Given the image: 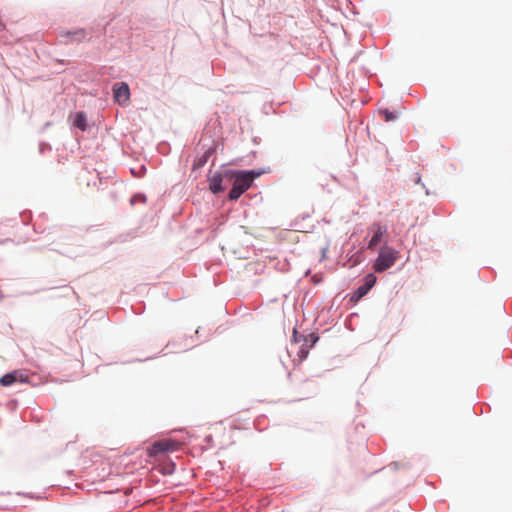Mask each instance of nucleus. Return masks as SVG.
Instances as JSON below:
<instances>
[{"label":"nucleus","instance_id":"nucleus-12","mask_svg":"<svg viewBox=\"0 0 512 512\" xmlns=\"http://www.w3.org/2000/svg\"><path fill=\"white\" fill-rule=\"evenodd\" d=\"M308 354V349L307 348H304L303 346L300 347V350L298 352V356L299 358L302 360L304 359Z\"/></svg>","mask_w":512,"mask_h":512},{"label":"nucleus","instance_id":"nucleus-15","mask_svg":"<svg viewBox=\"0 0 512 512\" xmlns=\"http://www.w3.org/2000/svg\"><path fill=\"white\" fill-rule=\"evenodd\" d=\"M304 342L305 344L308 342V339L306 337L304 338Z\"/></svg>","mask_w":512,"mask_h":512},{"label":"nucleus","instance_id":"nucleus-2","mask_svg":"<svg viewBox=\"0 0 512 512\" xmlns=\"http://www.w3.org/2000/svg\"><path fill=\"white\" fill-rule=\"evenodd\" d=\"M235 176L233 169H224L221 172H215L208 178L209 189L217 194L225 190L231 177Z\"/></svg>","mask_w":512,"mask_h":512},{"label":"nucleus","instance_id":"nucleus-9","mask_svg":"<svg viewBox=\"0 0 512 512\" xmlns=\"http://www.w3.org/2000/svg\"><path fill=\"white\" fill-rule=\"evenodd\" d=\"M375 282L376 278L372 274L368 275L365 284L361 285L356 291L357 298H361L366 295L367 292L374 286Z\"/></svg>","mask_w":512,"mask_h":512},{"label":"nucleus","instance_id":"nucleus-8","mask_svg":"<svg viewBox=\"0 0 512 512\" xmlns=\"http://www.w3.org/2000/svg\"><path fill=\"white\" fill-rule=\"evenodd\" d=\"M374 235L368 243L369 249H374L381 241L384 234L387 232V228L381 224H374Z\"/></svg>","mask_w":512,"mask_h":512},{"label":"nucleus","instance_id":"nucleus-5","mask_svg":"<svg viewBox=\"0 0 512 512\" xmlns=\"http://www.w3.org/2000/svg\"><path fill=\"white\" fill-rule=\"evenodd\" d=\"M113 93H114V99L119 104L126 103L130 98V89L128 84L122 82V83H116L113 86Z\"/></svg>","mask_w":512,"mask_h":512},{"label":"nucleus","instance_id":"nucleus-10","mask_svg":"<svg viewBox=\"0 0 512 512\" xmlns=\"http://www.w3.org/2000/svg\"><path fill=\"white\" fill-rule=\"evenodd\" d=\"M381 114L383 115L384 120H385L386 122H390V121H394V120H396V115H395L393 112H391V111H389V110H387V109H386V110L381 111Z\"/></svg>","mask_w":512,"mask_h":512},{"label":"nucleus","instance_id":"nucleus-1","mask_svg":"<svg viewBox=\"0 0 512 512\" xmlns=\"http://www.w3.org/2000/svg\"><path fill=\"white\" fill-rule=\"evenodd\" d=\"M235 176L231 177L229 184H232V189L228 194L230 200H237L244 192H246L252 185L255 177L259 174L254 171H237L234 170Z\"/></svg>","mask_w":512,"mask_h":512},{"label":"nucleus","instance_id":"nucleus-13","mask_svg":"<svg viewBox=\"0 0 512 512\" xmlns=\"http://www.w3.org/2000/svg\"><path fill=\"white\" fill-rule=\"evenodd\" d=\"M308 337L311 340V346L318 340V337L314 336V334H310Z\"/></svg>","mask_w":512,"mask_h":512},{"label":"nucleus","instance_id":"nucleus-11","mask_svg":"<svg viewBox=\"0 0 512 512\" xmlns=\"http://www.w3.org/2000/svg\"><path fill=\"white\" fill-rule=\"evenodd\" d=\"M211 151H207L199 160H198V166H203L206 162L208 157L210 156Z\"/></svg>","mask_w":512,"mask_h":512},{"label":"nucleus","instance_id":"nucleus-14","mask_svg":"<svg viewBox=\"0 0 512 512\" xmlns=\"http://www.w3.org/2000/svg\"><path fill=\"white\" fill-rule=\"evenodd\" d=\"M293 337H294L295 341L297 342L298 339H297V330L296 329H294V331H293Z\"/></svg>","mask_w":512,"mask_h":512},{"label":"nucleus","instance_id":"nucleus-6","mask_svg":"<svg viewBox=\"0 0 512 512\" xmlns=\"http://www.w3.org/2000/svg\"><path fill=\"white\" fill-rule=\"evenodd\" d=\"M72 127L86 131L89 127L87 114L83 111L71 113L69 116Z\"/></svg>","mask_w":512,"mask_h":512},{"label":"nucleus","instance_id":"nucleus-3","mask_svg":"<svg viewBox=\"0 0 512 512\" xmlns=\"http://www.w3.org/2000/svg\"><path fill=\"white\" fill-rule=\"evenodd\" d=\"M397 256H398V253L397 251H395L394 249H391V248H383L375 263H374V270L376 272H383L387 269H389L390 267H392L395 263V261L397 260Z\"/></svg>","mask_w":512,"mask_h":512},{"label":"nucleus","instance_id":"nucleus-4","mask_svg":"<svg viewBox=\"0 0 512 512\" xmlns=\"http://www.w3.org/2000/svg\"><path fill=\"white\" fill-rule=\"evenodd\" d=\"M180 444L172 439H162L154 442L148 448V455L150 457H156L159 454L173 452L179 449Z\"/></svg>","mask_w":512,"mask_h":512},{"label":"nucleus","instance_id":"nucleus-7","mask_svg":"<svg viewBox=\"0 0 512 512\" xmlns=\"http://www.w3.org/2000/svg\"><path fill=\"white\" fill-rule=\"evenodd\" d=\"M26 381H27V376L19 371H13L11 373H7L0 378V384L2 386H10L16 382H26Z\"/></svg>","mask_w":512,"mask_h":512}]
</instances>
